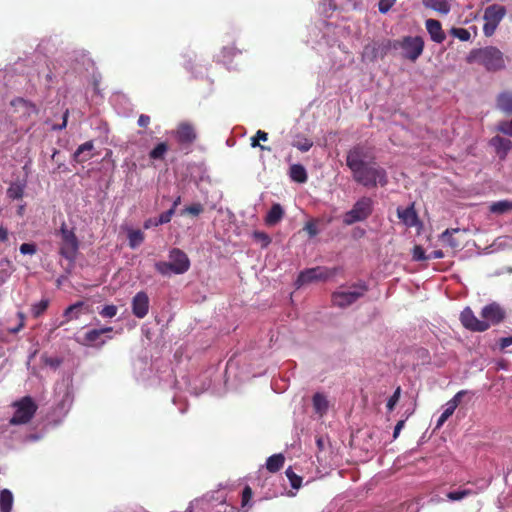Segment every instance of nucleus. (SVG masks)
Here are the masks:
<instances>
[{
  "label": "nucleus",
  "mask_w": 512,
  "mask_h": 512,
  "mask_svg": "<svg viewBox=\"0 0 512 512\" xmlns=\"http://www.w3.org/2000/svg\"><path fill=\"white\" fill-rule=\"evenodd\" d=\"M85 307V303L83 301H78L70 306H68L63 313V317L65 318L64 321L60 323V325H63L65 323H68L72 320H77L80 318V316L84 313L83 309Z\"/></svg>",
  "instance_id": "obj_22"
},
{
  "label": "nucleus",
  "mask_w": 512,
  "mask_h": 512,
  "mask_svg": "<svg viewBox=\"0 0 512 512\" xmlns=\"http://www.w3.org/2000/svg\"><path fill=\"white\" fill-rule=\"evenodd\" d=\"M49 306V300L48 299H41L39 302H36L32 304L31 306V313L34 318L40 317L48 308Z\"/></svg>",
  "instance_id": "obj_40"
},
{
  "label": "nucleus",
  "mask_w": 512,
  "mask_h": 512,
  "mask_svg": "<svg viewBox=\"0 0 512 512\" xmlns=\"http://www.w3.org/2000/svg\"><path fill=\"white\" fill-rule=\"evenodd\" d=\"M283 215L284 210L282 206L278 203L273 204L266 215L265 222L267 225H275L283 218Z\"/></svg>",
  "instance_id": "obj_27"
},
{
  "label": "nucleus",
  "mask_w": 512,
  "mask_h": 512,
  "mask_svg": "<svg viewBox=\"0 0 512 512\" xmlns=\"http://www.w3.org/2000/svg\"><path fill=\"white\" fill-rule=\"evenodd\" d=\"M117 306L115 305H105L99 312V314L103 318H113L117 314Z\"/></svg>",
  "instance_id": "obj_46"
},
{
  "label": "nucleus",
  "mask_w": 512,
  "mask_h": 512,
  "mask_svg": "<svg viewBox=\"0 0 512 512\" xmlns=\"http://www.w3.org/2000/svg\"><path fill=\"white\" fill-rule=\"evenodd\" d=\"M489 145L495 149L500 159H505L512 148V142L499 135L492 137L489 141Z\"/></svg>",
  "instance_id": "obj_18"
},
{
  "label": "nucleus",
  "mask_w": 512,
  "mask_h": 512,
  "mask_svg": "<svg viewBox=\"0 0 512 512\" xmlns=\"http://www.w3.org/2000/svg\"><path fill=\"white\" fill-rule=\"evenodd\" d=\"M148 366V362L146 360H138L135 364H134V371H135V374H136V377L138 380H141V381H148L150 380V370L149 371H146V367Z\"/></svg>",
  "instance_id": "obj_33"
},
{
  "label": "nucleus",
  "mask_w": 512,
  "mask_h": 512,
  "mask_svg": "<svg viewBox=\"0 0 512 512\" xmlns=\"http://www.w3.org/2000/svg\"><path fill=\"white\" fill-rule=\"evenodd\" d=\"M345 0H322L319 5V13L330 18L338 9H343Z\"/></svg>",
  "instance_id": "obj_21"
},
{
  "label": "nucleus",
  "mask_w": 512,
  "mask_h": 512,
  "mask_svg": "<svg viewBox=\"0 0 512 512\" xmlns=\"http://www.w3.org/2000/svg\"><path fill=\"white\" fill-rule=\"evenodd\" d=\"M41 361L44 365L50 367L53 370H56L62 364V359L57 356L50 357L47 355H42Z\"/></svg>",
  "instance_id": "obj_41"
},
{
  "label": "nucleus",
  "mask_w": 512,
  "mask_h": 512,
  "mask_svg": "<svg viewBox=\"0 0 512 512\" xmlns=\"http://www.w3.org/2000/svg\"><path fill=\"white\" fill-rule=\"evenodd\" d=\"M393 48L401 49L404 59L415 62L423 53L424 40L421 36H404L393 41Z\"/></svg>",
  "instance_id": "obj_9"
},
{
  "label": "nucleus",
  "mask_w": 512,
  "mask_h": 512,
  "mask_svg": "<svg viewBox=\"0 0 512 512\" xmlns=\"http://www.w3.org/2000/svg\"><path fill=\"white\" fill-rule=\"evenodd\" d=\"M466 61L469 64H478L488 72H497L506 68V57L495 46L472 49L466 56Z\"/></svg>",
  "instance_id": "obj_3"
},
{
  "label": "nucleus",
  "mask_w": 512,
  "mask_h": 512,
  "mask_svg": "<svg viewBox=\"0 0 512 512\" xmlns=\"http://www.w3.org/2000/svg\"><path fill=\"white\" fill-rule=\"evenodd\" d=\"M68 115H69V111L66 110L64 112V114H63V121H62V123H60L59 125H54L53 129L54 130H62V129H64L67 126Z\"/></svg>",
  "instance_id": "obj_62"
},
{
  "label": "nucleus",
  "mask_w": 512,
  "mask_h": 512,
  "mask_svg": "<svg viewBox=\"0 0 512 512\" xmlns=\"http://www.w3.org/2000/svg\"><path fill=\"white\" fill-rule=\"evenodd\" d=\"M391 48H393V42L390 40L375 41L364 46L362 56L364 59L373 62L379 58H384Z\"/></svg>",
  "instance_id": "obj_13"
},
{
  "label": "nucleus",
  "mask_w": 512,
  "mask_h": 512,
  "mask_svg": "<svg viewBox=\"0 0 512 512\" xmlns=\"http://www.w3.org/2000/svg\"><path fill=\"white\" fill-rule=\"evenodd\" d=\"M240 53H241V51L238 50L237 48H235L234 46L223 47L218 58H219V61H221L222 63L227 65L230 63V61L233 57H235L237 54H240Z\"/></svg>",
  "instance_id": "obj_37"
},
{
  "label": "nucleus",
  "mask_w": 512,
  "mask_h": 512,
  "mask_svg": "<svg viewBox=\"0 0 512 512\" xmlns=\"http://www.w3.org/2000/svg\"><path fill=\"white\" fill-rule=\"evenodd\" d=\"M348 35L349 31L345 25L323 20L309 28L307 42L319 52L335 47L342 50V39Z\"/></svg>",
  "instance_id": "obj_2"
},
{
  "label": "nucleus",
  "mask_w": 512,
  "mask_h": 512,
  "mask_svg": "<svg viewBox=\"0 0 512 512\" xmlns=\"http://www.w3.org/2000/svg\"><path fill=\"white\" fill-rule=\"evenodd\" d=\"M40 437L41 436L38 434H28L24 437L23 442L24 443L35 442V441H38L40 439Z\"/></svg>",
  "instance_id": "obj_63"
},
{
  "label": "nucleus",
  "mask_w": 512,
  "mask_h": 512,
  "mask_svg": "<svg viewBox=\"0 0 512 512\" xmlns=\"http://www.w3.org/2000/svg\"><path fill=\"white\" fill-rule=\"evenodd\" d=\"M477 492L471 489H462L451 491L447 494V498L450 501H460L468 496L475 495Z\"/></svg>",
  "instance_id": "obj_38"
},
{
  "label": "nucleus",
  "mask_w": 512,
  "mask_h": 512,
  "mask_svg": "<svg viewBox=\"0 0 512 512\" xmlns=\"http://www.w3.org/2000/svg\"><path fill=\"white\" fill-rule=\"evenodd\" d=\"M20 253L23 255H33L36 253L37 248L36 245L33 243H23L20 246Z\"/></svg>",
  "instance_id": "obj_52"
},
{
  "label": "nucleus",
  "mask_w": 512,
  "mask_h": 512,
  "mask_svg": "<svg viewBox=\"0 0 512 512\" xmlns=\"http://www.w3.org/2000/svg\"><path fill=\"white\" fill-rule=\"evenodd\" d=\"M169 261L155 262V270L164 277L186 273L191 266L187 254L179 248H172L168 253Z\"/></svg>",
  "instance_id": "obj_4"
},
{
  "label": "nucleus",
  "mask_w": 512,
  "mask_h": 512,
  "mask_svg": "<svg viewBox=\"0 0 512 512\" xmlns=\"http://www.w3.org/2000/svg\"><path fill=\"white\" fill-rule=\"evenodd\" d=\"M94 149V143L92 140L87 141L75 150L73 159L76 162L83 163L92 158V150Z\"/></svg>",
  "instance_id": "obj_23"
},
{
  "label": "nucleus",
  "mask_w": 512,
  "mask_h": 512,
  "mask_svg": "<svg viewBox=\"0 0 512 512\" xmlns=\"http://www.w3.org/2000/svg\"><path fill=\"white\" fill-rule=\"evenodd\" d=\"M467 394H472V392L468 391V390H460L458 391L449 401L450 402H454V405L456 406V408L458 407V405L460 404L462 398L467 395Z\"/></svg>",
  "instance_id": "obj_54"
},
{
  "label": "nucleus",
  "mask_w": 512,
  "mask_h": 512,
  "mask_svg": "<svg viewBox=\"0 0 512 512\" xmlns=\"http://www.w3.org/2000/svg\"><path fill=\"white\" fill-rule=\"evenodd\" d=\"M422 4L431 10L439 12L443 15L449 14L451 11V4L449 0H421Z\"/></svg>",
  "instance_id": "obj_24"
},
{
  "label": "nucleus",
  "mask_w": 512,
  "mask_h": 512,
  "mask_svg": "<svg viewBox=\"0 0 512 512\" xmlns=\"http://www.w3.org/2000/svg\"><path fill=\"white\" fill-rule=\"evenodd\" d=\"M456 410V406L454 405V402L447 401L443 405V412L448 414L449 416H452L454 411Z\"/></svg>",
  "instance_id": "obj_56"
},
{
  "label": "nucleus",
  "mask_w": 512,
  "mask_h": 512,
  "mask_svg": "<svg viewBox=\"0 0 512 512\" xmlns=\"http://www.w3.org/2000/svg\"><path fill=\"white\" fill-rule=\"evenodd\" d=\"M346 165L353 180L363 187H384L389 182L386 169L374 161L370 148L365 145L357 144L347 152Z\"/></svg>",
  "instance_id": "obj_1"
},
{
  "label": "nucleus",
  "mask_w": 512,
  "mask_h": 512,
  "mask_svg": "<svg viewBox=\"0 0 512 512\" xmlns=\"http://www.w3.org/2000/svg\"><path fill=\"white\" fill-rule=\"evenodd\" d=\"M333 275L334 272L326 267L317 266L308 268L299 273L295 285L297 288H300L303 285L313 282L325 281Z\"/></svg>",
  "instance_id": "obj_11"
},
{
  "label": "nucleus",
  "mask_w": 512,
  "mask_h": 512,
  "mask_svg": "<svg viewBox=\"0 0 512 512\" xmlns=\"http://www.w3.org/2000/svg\"><path fill=\"white\" fill-rule=\"evenodd\" d=\"M159 225L160 224L158 223V219L157 218H149V219L145 220L144 223H143L144 229H150L152 227H157Z\"/></svg>",
  "instance_id": "obj_58"
},
{
  "label": "nucleus",
  "mask_w": 512,
  "mask_h": 512,
  "mask_svg": "<svg viewBox=\"0 0 512 512\" xmlns=\"http://www.w3.org/2000/svg\"><path fill=\"white\" fill-rule=\"evenodd\" d=\"M25 184L13 182L7 189V196L13 200L21 199L24 195Z\"/></svg>",
  "instance_id": "obj_35"
},
{
  "label": "nucleus",
  "mask_w": 512,
  "mask_h": 512,
  "mask_svg": "<svg viewBox=\"0 0 512 512\" xmlns=\"http://www.w3.org/2000/svg\"><path fill=\"white\" fill-rule=\"evenodd\" d=\"M373 207L374 201L372 198L367 196L360 197L353 207L344 214L343 223L349 226L356 222L365 221L371 216Z\"/></svg>",
  "instance_id": "obj_8"
},
{
  "label": "nucleus",
  "mask_w": 512,
  "mask_h": 512,
  "mask_svg": "<svg viewBox=\"0 0 512 512\" xmlns=\"http://www.w3.org/2000/svg\"><path fill=\"white\" fill-rule=\"evenodd\" d=\"M285 473L290 481L291 487L294 489H299L302 484V478L296 475L291 467L287 468Z\"/></svg>",
  "instance_id": "obj_42"
},
{
  "label": "nucleus",
  "mask_w": 512,
  "mask_h": 512,
  "mask_svg": "<svg viewBox=\"0 0 512 512\" xmlns=\"http://www.w3.org/2000/svg\"><path fill=\"white\" fill-rule=\"evenodd\" d=\"M444 257V253L441 250H434L428 255V259H441Z\"/></svg>",
  "instance_id": "obj_64"
},
{
  "label": "nucleus",
  "mask_w": 512,
  "mask_h": 512,
  "mask_svg": "<svg viewBox=\"0 0 512 512\" xmlns=\"http://www.w3.org/2000/svg\"><path fill=\"white\" fill-rule=\"evenodd\" d=\"M294 146L301 152H307L313 146V142L307 138H304L301 141L295 143Z\"/></svg>",
  "instance_id": "obj_53"
},
{
  "label": "nucleus",
  "mask_w": 512,
  "mask_h": 512,
  "mask_svg": "<svg viewBox=\"0 0 512 512\" xmlns=\"http://www.w3.org/2000/svg\"><path fill=\"white\" fill-rule=\"evenodd\" d=\"M412 257L415 261L428 260V255H426L425 250L419 245L414 247Z\"/></svg>",
  "instance_id": "obj_47"
},
{
  "label": "nucleus",
  "mask_w": 512,
  "mask_h": 512,
  "mask_svg": "<svg viewBox=\"0 0 512 512\" xmlns=\"http://www.w3.org/2000/svg\"><path fill=\"white\" fill-rule=\"evenodd\" d=\"M174 214H175V211H174V209H171V208L169 210L161 213L159 215V217L157 218L158 219V223L160 225L169 223L171 221V219H172Z\"/></svg>",
  "instance_id": "obj_51"
},
{
  "label": "nucleus",
  "mask_w": 512,
  "mask_h": 512,
  "mask_svg": "<svg viewBox=\"0 0 512 512\" xmlns=\"http://www.w3.org/2000/svg\"><path fill=\"white\" fill-rule=\"evenodd\" d=\"M397 216L406 227H415L419 224L418 215L414 209V205L406 208H397Z\"/></svg>",
  "instance_id": "obj_17"
},
{
  "label": "nucleus",
  "mask_w": 512,
  "mask_h": 512,
  "mask_svg": "<svg viewBox=\"0 0 512 512\" xmlns=\"http://www.w3.org/2000/svg\"><path fill=\"white\" fill-rule=\"evenodd\" d=\"M497 107L507 114H512V93L503 92L499 94L497 98Z\"/></svg>",
  "instance_id": "obj_30"
},
{
  "label": "nucleus",
  "mask_w": 512,
  "mask_h": 512,
  "mask_svg": "<svg viewBox=\"0 0 512 512\" xmlns=\"http://www.w3.org/2000/svg\"><path fill=\"white\" fill-rule=\"evenodd\" d=\"M404 425H405V420H400L397 422V424L395 425L394 430H393V438L394 439H396L399 436Z\"/></svg>",
  "instance_id": "obj_61"
},
{
  "label": "nucleus",
  "mask_w": 512,
  "mask_h": 512,
  "mask_svg": "<svg viewBox=\"0 0 512 512\" xmlns=\"http://www.w3.org/2000/svg\"><path fill=\"white\" fill-rule=\"evenodd\" d=\"M450 32L461 41H469L471 38L470 32L465 28H452Z\"/></svg>",
  "instance_id": "obj_45"
},
{
  "label": "nucleus",
  "mask_w": 512,
  "mask_h": 512,
  "mask_svg": "<svg viewBox=\"0 0 512 512\" xmlns=\"http://www.w3.org/2000/svg\"><path fill=\"white\" fill-rule=\"evenodd\" d=\"M132 313L135 317L142 319L149 311V297L146 292L139 291L132 298Z\"/></svg>",
  "instance_id": "obj_16"
},
{
  "label": "nucleus",
  "mask_w": 512,
  "mask_h": 512,
  "mask_svg": "<svg viewBox=\"0 0 512 512\" xmlns=\"http://www.w3.org/2000/svg\"><path fill=\"white\" fill-rule=\"evenodd\" d=\"M14 414L6 426L23 425L31 421L37 411V404L30 396H24L12 404Z\"/></svg>",
  "instance_id": "obj_6"
},
{
  "label": "nucleus",
  "mask_w": 512,
  "mask_h": 512,
  "mask_svg": "<svg viewBox=\"0 0 512 512\" xmlns=\"http://www.w3.org/2000/svg\"><path fill=\"white\" fill-rule=\"evenodd\" d=\"M251 498H252V490L249 486H246L242 492V506L245 507Z\"/></svg>",
  "instance_id": "obj_55"
},
{
  "label": "nucleus",
  "mask_w": 512,
  "mask_h": 512,
  "mask_svg": "<svg viewBox=\"0 0 512 512\" xmlns=\"http://www.w3.org/2000/svg\"><path fill=\"white\" fill-rule=\"evenodd\" d=\"M13 494L9 489H2L0 491V511L11 512L13 507Z\"/></svg>",
  "instance_id": "obj_29"
},
{
  "label": "nucleus",
  "mask_w": 512,
  "mask_h": 512,
  "mask_svg": "<svg viewBox=\"0 0 512 512\" xmlns=\"http://www.w3.org/2000/svg\"><path fill=\"white\" fill-rule=\"evenodd\" d=\"M460 320L463 326L471 331L484 332L489 329V322L478 319L469 307L461 312Z\"/></svg>",
  "instance_id": "obj_15"
},
{
  "label": "nucleus",
  "mask_w": 512,
  "mask_h": 512,
  "mask_svg": "<svg viewBox=\"0 0 512 512\" xmlns=\"http://www.w3.org/2000/svg\"><path fill=\"white\" fill-rule=\"evenodd\" d=\"M304 230L308 233L309 237L310 238H313L315 237L318 233H319V230H318V227H317V224L315 221L311 220V221H308L305 226H304Z\"/></svg>",
  "instance_id": "obj_50"
},
{
  "label": "nucleus",
  "mask_w": 512,
  "mask_h": 512,
  "mask_svg": "<svg viewBox=\"0 0 512 512\" xmlns=\"http://www.w3.org/2000/svg\"><path fill=\"white\" fill-rule=\"evenodd\" d=\"M491 213L504 214L512 210V200H500L493 202L489 208Z\"/></svg>",
  "instance_id": "obj_34"
},
{
  "label": "nucleus",
  "mask_w": 512,
  "mask_h": 512,
  "mask_svg": "<svg viewBox=\"0 0 512 512\" xmlns=\"http://www.w3.org/2000/svg\"><path fill=\"white\" fill-rule=\"evenodd\" d=\"M284 456L281 453L273 454L266 460V468L269 472H278L284 464Z\"/></svg>",
  "instance_id": "obj_31"
},
{
  "label": "nucleus",
  "mask_w": 512,
  "mask_h": 512,
  "mask_svg": "<svg viewBox=\"0 0 512 512\" xmlns=\"http://www.w3.org/2000/svg\"><path fill=\"white\" fill-rule=\"evenodd\" d=\"M497 130L512 137V121H502L498 124Z\"/></svg>",
  "instance_id": "obj_49"
},
{
  "label": "nucleus",
  "mask_w": 512,
  "mask_h": 512,
  "mask_svg": "<svg viewBox=\"0 0 512 512\" xmlns=\"http://www.w3.org/2000/svg\"><path fill=\"white\" fill-rule=\"evenodd\" d=\"M168 151V146L166 143L161 142L158 143L149 153V157L153 160H161L164 158L166 152Z\"/></svg>",
  "instance_id": "obj_39"
},
{
  "label": "nucleus",
  "mask_w": 512,
  "mask_h": 512,
  "mask_svg": "<svg viewBox=\"0 0 512 512\" xmlns=\"http://www.w3.org/2000/svg\"><path fill=\"white\" fill-rule=\"evenodd\" d=\"M480 314L483 321L489 322V327L501 323L506 316L504 308L496 302L485 305Z\"/></svg>",
  "instance_id": "obj_14"
},
{
  "label": "nucleus",
  "mask_w": 512,
  "mask_h": 512,
  "mask_svg": "<svg viewBox=\"0 0 512 512\" xmlns=\"http://www.w3.org/2000/svg\"><path fill=\"white\" fill-rule=\"evenodd\" d=\"M397 0H379L378 10L382 14H386L396 3Z\"/></svg>",
  "instance_id": "obj_48"
},
{
  "label": "nucleus",
  "mask_w": 512,
  "mask_h": 512,
  "mask_svg": "<svg viewBox=\"0 0 512 512\" xmlns=\"http://www.w3.org/2000/svg\"><path fill=\"white\" fill-rule=\"evenodd\" d=\"M175 136L180 143H192L196 139L194 128L188 123H182L175 131Z\"/></svg>",
  "instance_id": "obj_20"
},
{
  "label": "nucleus",
  "mask_w": 512,
  "mask_h": 512,
  "mask_svg": "<svg viewBox=\"0 0 512 512\" xmlns=\"http://www.w3.org/2000/svg\"><path fill=\"white\" fill-rule=\"evenodd\" d=\"M510 345H512V336L509 337H503L499 340V348L501 350H505Z\"/></svg>",
  "instance_id": "obj_57"
},
{
  "label": "nucleus",
  "mask_w": 512,
  "mask_h": 512,
  "mask_svg": "<svg viewBox=\"0 0 512 512\" xmlns=\"http://www.w3.org/2000/svg\"><path fill=\"white\" fill-rule=\"evenodd\" d=\"M450 416L442 411L441 415L437 419L435 429L441 428Z\"/></svg>",
  "instance_id": "obj_59"
},
{
  "label": "nucleus",
  "mask_w": 512,
  "mask_h": 512,
  "mask_svg": "<svg viewBox=\"0 0 512 512\" xmlns=\"http://www.w3.org/2000/svg\"><path fill=\"white\" fill-rule=\"evenodd\" d=\"M400 395H401V388L400 387H397L394 391V393L389 397V399L387 400V404H386V407H387V410L389 412L393 411V409L395 408V406L397 405L399 399H400Z\"/></svg>",
  "instance_id": "obj_44"
},
{
  "label": "nucleus",
  "mask_w": 512,
  "mask_h": 512,
  "mask_svg": "<svg viewBox=\"0 0 512 512\" xmlns=\"http://www.w3.org/2000/svg\"><path fill=\"white\" fill-rule=\"evenodd\" d=\"M459 232V229H446L441 235V241L449 247L456 249L459 247V242L453 237L454 233Z\"/></svg>",
  "instance_id": "obj_36"
},
{
  "label": "nucleus",
  "mask_w": 512,
  "mask_h": 512,
  "mask_svg": "<svg viewBox=\"0 0 512 512\" xmlns=\"http://www.w3.org/2000/svg\"><path fill=\"white\" fill-rule=\"evenodd\" d=\"M59 235L61 238L59 254L69 262L74 263L80 246L74 229H69L65 223H62Z\"/></svg>",
  "instance_id": "obj_7"
},
{
  "label": "nucleus",
  "mask_w": 512,
  "mask_h": 512,
  "mask_svg": "<svg viewBox=\"0 0 512 512\" xmlns=\"http://www.w3.org/2000/svg\"><path fill=\"white\" fill-rule=\"evenodd\" d=\"M61 388H63V396H62V399L59 402L57 408L60 411L67 413V411L69 410V408L72 405L73 396H72L71 391L69 390V387L66 384L62 383L61 386L57 387V389H61Z\"/></svg>",
  "instance_id": "obj_28"
},
{
  "label": "nucleus",
  "mask_w": 512,
  "mask_h": 512,
  "mask_svg": "<svg viewBox=\"0 0 512 512\" xmlns=\"http://www.w3.org/2000/svg\"><path fill=\"white\" fill-rule=\"evenodd\" d=\"M204 208L201 203H194L192 205L186 206L181 210V215L190 214L193 216H198L203 212Z\"/></svg>",
  "instance_id": "obj_43"
},
{
  "label": "nucleus",
  "mask_w": 512,
  "mask_h": 512,
  "mask_svg": "<svg viewBox=\"0 0 512 512\" xmlns=\"http://www.w3.org/2000/svg\"><path fill=\"white\" fill-rule=\"evenodd\" d=\"M367 291L368 286L363 281L354 283L351 286H341L332 294V303L339 308H346L363 297Z\"/></svg>",
  "instance_id": "obj_5"
},
{
  "label": "nucleus",
  "mask_w": 512,
  "mask_h": 512,
  "mask_svg": "<svg viewBox=\"0 0 512 512\" xmlns=\"http://www.w3.org/2000/svg\"><path fill=\"white\" fill-rule=\"evenodd\" d=\"M127 237H128V241H129V246L132 248V249H136L137 247H139L143 241H144V234L141 230L139 229H128L127 231Z\"/></svg>",
  "instance_id": "obj_32"
},
{
  "label": "nucleus",
  "mask_w": 512,
  "mask_h": 512,
  "mask_svg": "<svg viewBox=\"0 0 512 512\" xmlns=\"http://www.w3.org/2000/svg\"><path fill=\"white\" fill-rule=\"evenodd\" d=\"M313 408L316 414L323 416L329 408L327 397L322 393H315L312 399Z\"/></svg>",
  "instance_id": "obj_26"
},
{
  "label": "nucleus",
  "mask_w": 512,
  "mask_h": 512,
  "mask_svg": "<svg viewBox=\"0 0 512 512\" xmlns=\"http://www.w3.org/2000/svg\"><path fill=\"white\" fill-rule=\"evenodd\" d=\"M289 177L299 184L305 183L308 179L307 171L302 164H292L289 168Z\"/></svg>",
  "instance_id": "obj_25"
},
{
  "label": "nucleus",
  "mask_w": 512,
  "mask_h": 512,
  "mask_svg": "<svg viewBox=\"0 0 512 512\" xmlns=\"http://www.w3.org/2000/svg\"><path fill=\"white\" fill-rule=\"evenodd\" d=\"M505 15L506 9L502 5L493 4L485 8L483 15V33L486 37H490L494 34Z\"/></svg>",
  "instance_id": "obj_10"
},
{
  "label": "nucleus",
  "mask_w": 512,
  "mask_h": 512,
  "mask_svg": "<svg viewBox=\"0 0 512 512\" xmlns=\"http://www.w3.org/2000/svg\"><path fill=\"white\" fill-rule=\"evenodd\" d=\"M137 123L140 127H147L150 123V117L146 114H141Z\"/></svg>",
  "instance_id": "obj_60"
},
{
  "label": "nucleus",
  "mask_w": 512,
  "mask_h": 512,
  "mask_svg": "<svg viewBox=\"0 0 512 512\" xmlns=\"http://www.w3.org/2000/svg\"><path fill=\"white\" fill-rule=\"evenodd\" d=\"M112 330V327L91 329L86 331L83 335L75 336V340L77 341V343L83 346L101 347L107 341V339L103 338V335L112 332Z\"/></svg>",
  "instance_id": "obj_12"
},
{
  "label": "nucleus",
  "mask_w": 512,
  "mask_h": 512,
  "mask_svg": "<svg viewBox=\"0 0 512 512\" xmlns=\"http://www.w3.org/2000/svg\"><path fill=\"white\" fill-rule=\"evenodd\" d=\"M425 26L431 40L435 43L440 44L446 39V35L442 29L440 21L435 19H427Z\"/></svg>",
  "instance_id": "obj_19"
}]
</instances>
